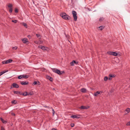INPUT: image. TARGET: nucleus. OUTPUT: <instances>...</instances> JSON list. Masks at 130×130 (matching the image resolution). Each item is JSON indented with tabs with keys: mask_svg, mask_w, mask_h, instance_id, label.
Instances as JSON below:
<instances>
[{
	"mask_svg": "<svg viewBox=\"0 0 130 130\" xmlns=\"http://www.w3.org/2000/svg\"><path fill=\"white\" fill-rule=\"evenodd\" d=\"M52 71L56 73L59 75L63 74L64 72V71H60L59 70L56 69H52Z\"/></svg>",
	"mask_w": 130,
	"mask_h": 130,
	"instance_id": "f257e3e1",
	"label": "nucleus"
},
{
	"mask_svg": "<svg viewBox=\"0 0 130 130\" xmlns=\"http://www.w3.org/2000/svg\"><path fill=\"white\" fill-rule=\"evenodd\" d=\"M60 16L62 17L63 19L68 20H69L70 17L68 16L67 15V14L65 13H62L60 14Z\"/></svg>",
	"mask_w": 130,
	"mask_h": 130,
	"instance_id": "f03ea898",
	"label": "nucleus"
},
{
	"mask_svg": "<svg viewBox=\"0 0 130 130\" xmlns=\"http://www.w3.org/2000/svg\"><path fill=\"white\" fill-rule=\"evenodd\" d=\"M13 61V60L11 59H9L6 60H5L2 62L3 64H8L9 63H11Z\"/></svg>",
	"mask_w": 130,
	"mask_h": 130,
	"instance_id": "7ed1b4c3",
	"label": "nucleus"
},
{
	"mask_svg": "<svg viewBox=\"0 0 130 130\" xmlns=\"http://www.w3.org/2000/svg\"><path fill=\"white\" fill-rule=\"evenodd\" d=\"M72 13L73 16L74 21H76L77 20V17L76 16V12L74 11H73L72 12Z\"/></svg>",
	"mask_w": 130,
	"mask_h": 130,
	"instance_id": "20e7f679",
	"label": "nucleus"
},
{
	"mask_svg": "<svg viewBox=\"0 0 130 130\" xmlns=\"http://www.w3.org/2000/svg\"><path fill=\"white\" fill-rule=\"evenodd\" d=\"M71 65H74V64H79L78 62L76 61L75 60H73L72 62H70Z\"/></svg>",
	"mask_w": 130,
	"mask_h": 130,
	"instance_id": "39448f33",
	"label": "nucleus"
},
{
	"mask_svg": "<svg viewBox=\"0 0 130 130\" xmlns=\"http://www.w3.org/2000/svg\"><path fill=\"white\" fill-rule=\"evenodd\" d=\"M102 93V92L101 91H97L94 93V95L95 96H98V94H99L100 93Z\"/></svg>",
	"mask_w": 130,
	"mask_h": 130,
	"instance_id": "423d86ee",
	"label": "nucleus"
},
{
	"mask_svg": "<svg viewBox=\"0 0 130 130\" xmlns=\"http://www.w3.org/2000/svg\"><path fill=\"white\" fill-rule=\"evenodd\" d=\"M89 107V106H82L79 108L81 109H87Z\"/></svg>",
	"mask_w": 130,
	"mask_h": 130,
	"instance_id": "0eeeda50",
	"label": "nucleus"
},
{
	"mask_svg": "<svg viewBox=\"0 0 130 130\" xmlns=\"http://www.w3.org/2000/svg\"><path fill=\"white\" fill-rule=\"evenodd\" d=\"M115 75H114L110 74L109 75V80H111L112 77H115Z\"/></svg>",
	"mask_w": 130,
	"mask_h": 130,
	"instance_id": "6e6552de",
	"label": "nucleus"
},
{
	"mask_svg": "<svg viewBox=\"0 0 130 130\" xmlns=\"http://www.w3.org/2000/svg\"><path fill=\"white\" fill-rule=\"evenodd\" d=\"M12 86L13 87L18 88L19 86L16 83H14L12 84Z\"/></svg>",
	"mask_w": 130,
	"mask_h": 130,
	"instance_id": "1a4fd4ad",
	"label": "nucleus"
},
{
	"mask_svg": "<svg viewBox=\"0 0 130 130\" xmlns=\"http://www.w3.org/2000/svg\"><path fill=\"white\" fill-rule=\"evenodd\" d=\"M42 49V50H43L44 51H47L48 50V48L47 47H46L44 46H43Z\"/></svg>",
	"mask_w": 130,
	"mask_h": 130,
	"instance_id": "9d476101",
	"label": "nucleus"
},
{
	"mask_svg": "<svg viewBox=\"0 0 130 130\" xmlns=\"http://www.w3.org/2000/svg\"><path fill=\"white\" fill-rule=\"evenodd\" d=\"M22 41L24 43H26L27 42V39L26 38H24L22 40Z\"/></svg>",
	"mask_w": 130,
	"mask_h": 130,
	"instance_id": "9b49d317",
	"label": "nucleus"
},
{
	"mask_svg": "<svg viewBox=\"0 0 130 130\" xmlns=\"http://www.w3.org/2000/svg\"><path fill=\"white\" fill-rule=\"evenodd\" d=\"M71 117L73 118H76L77 119L79 118L78 116L75 115L72 116Z\"/></svg>",
	"mask_w": 130,
	"mask_h": 130,
	"instance_id": "f8f14e48",
	"label": "nucleus"
},
{
	"mask_svg": "<svg viewBox=\"0 0 130 130\" xmlns=\"http://www.w3.org/2000/svg\"><path fill=\"white\" fill-rule=\"evenodd\" d=\"M104 28V26H101L98 27V29L100 30H102Z\"/></svg>",
	"mask_w": 130,
	"mask_h": 130,
	"instance_id": "ddd939ff",
	"label": "nucleus"
},
{
	"mask_svg": "<svg viewBox=\"0 0 130 130\" xmlns=\"http://www.w3.org/2000/svg\"><path fill=\"white\" fill-rule=\"evenodd\" d=\"M81 91L82 92L85 93L86 92L87 90L86 89L83 88L81 89Z\"/></svg>",
	"mask_w": 130,
	"mask_h": 130,
	"instance_id": "4468645a",
	"label": "nucleus"
},
{
	"mask_svg": "<svg viewBox=\"0 0 130 130\" xmlns=\"http://www.w3.org/2000/svg\"><path fill=\"white\" fill-rule=\"evenodd\" d=\"M8 71H3L2 72H0V76L1 75H3L4 73H5L6 72H7Z\"/></svg>",
	"mask_w": 130,
	"mask_h": 130,
	"instance_id": "2eb2a0df",
	"label": "nucleus"
},
{
	"mask_svg": "<svg viewBox=\"0 0 130 130\" xmlns=\"http://www.w3.org/2000/svg\"><path fill=\"white\" fill-rule=\"evenodd\" d=\"M33 84L35 85H40V83L39 82H37L36 81H35L34 83H33Z\"/></svg>",
	"mask_w": 130,
	"mask_h": 130,
	"instance_id": "dca6fc26",
	"label": "nucleus"
},
{
	"mask_svg": "<svg viewBox=\"0 0 130 130\" xmlns=\"http://www.w3.org/2000/svg\"><path fill=\"white\" fill-rule=\"evenodd\" d=\"M21 84L23 85H25L27 84H28V82H21Z\"/></svg>",
	"mask_w": 130,
	"mask_h": 130,
	"instance_id": "f3484780",
	"label": "nucleus"
},
{
	"mask_svg": "<svg viewBox=\"0 0 130 130\" xmlns=\"http://www.w3.org/2000/svg\"><path fill=\"white\" fill-rule=\"evenodd\" d=\"M1 121L4 123H5L7 122L6 121L4 120L2 118H1Z\"/></svg>",
	"mask_w": 130,
	"mask_h": 130,
	"instance_id": "a211bd4d",
	"label": "nucleus"
},
{
	"mask_svg": "<svg viewBox=\"0 0 130 130\" xmlns=\"http://www.w3.org/2000/svg\"><path fill=\"white\" fill-rule=\"evenodd\" d=\"M125 111L127 113L129 112H130V109L129 108H127L125 110Z\"/></svg>",
	"mask_w": 130,
	"mask_h": 130,
	"instance_id": "6ab92c4d",
	"label": "nucleus"
},
{
	"mask_svg": "<svg viewBox=\"0 0 130 130\" xmlns=\"http://www.w3.org/2000/svg\"><path fill=\"white\" fill-rule=\"evenodd\" d=\"M22 25L24 27H25L26 28H27V25L26 23H22Z\"/></svg>",
	"mask_w": 130,
	"mask_h": 130,
	"instance_id": "aec40b11",
	"label": "nucleus"
},
{
	"mask_svg": "<svg viewBox=\"0 0 130 130\" xmlns=\"http://www.w3.org/2000/svg\"><path fill=\"white\" fill-rule=\"evenodd\" d=\"M36 36H37V37L38 38H39V39L41 38V37L40 35L38 34H36Z\"/></svg>",
	"mask_w": 130,
	"mask_h": 130,
	"instance_id": "412c9836",
	"label": "nucleus"
},
{
	"mask_svg": "<svg viewBox=\"0 0 130 130\" xmlns=\"http://www.w3.org/2000/svg\"><path fill=\"white\" fill-rule=\"evenodd\" d=\"M113 53V52H108L107 53V54L110 55H112Z\"/></svg>",
	"mask_w": 130,
	"mask_h": 130,
	"instance_id": "4be33fe9",
	"label": "nucleus"
},
{
	"mask_svg": "<svg viewBox=\"0 0 130 130\" xmlns=\"http://www.w3.org/2000/svg\"><path fill=\"white\" fill-rule=\"evenodd\" d=\"M14 92L15 94H20V92L18 91H14Z\"/></svg>",
	"mask_w": 130,
	"mask_h": 130,
	"instance_id": "5701e85b",
	"label": "nucleus"
},
{
	"mask_svg": "<svg viewBox=\"0 0 130 130\" xmlns=\"http://www.w3.org/2000/svg\"><path fill=\"white\" fill-rule=\"evenodd\" d=\"M117 55V54L116 52H113L112 55L115 56H116Z\"/></svg>",
	"mask_w": 130,
	"mask_h": 130,
	"instance_id": "b1692460",
	"label": "nucleus"
},
{
	"mask_svg": "<svg viewBox=\"0 0 130 130\" xmlns=\"http://www.w3.org/2000/svg\"><path fill=\"white\" fill-rule=\"evenodd\" d=\"M12 5L11 4H9L8 5V7L9 8H12Z\"/></svg>",
	"mask_w": 130,
	"mask_h": 130,
	"instance_id": "393cba45",
	"label": "nucleus"
},
{
	"mask_svg": "<svg viewBox=\"0 0 130 130\" xmlns=\"http://www.w3.org/2000/svg\"><path fill=\"white\" fill-rule=\"evenodd\" d=\"M43 43V41L41 40H39L38 41V44H40Z\"/></svg>",
	"mask_w": 130,
	"mask_h": 130,
	"instance_id": "a878e982",
	"label": "nucleus"
},
{
	"mask_svg": "<svg viewBox=\"0 0 130 130\" xmlns=\"http://www.w3.org/2000/svg\"><path fill=\"white\" fill-rule=\"evenodd\" d=\"M104 19L102 17L100 18V19H99V21H102Z\"/></svg>",
	"mask_w": 130,
	"mask_h": 130,
	"instance_id": "bb28decb",
	"label": "nucleus"
},
{
	"mask_svg": "<svg viewBox=\"0 0 130 130\" xmlns=\"http://www.w3.org/2000/svg\"><path fill=\"white\" fill-rule=\"evenodd\" d=\"M108 79V78L107 77H105L104 78V80L105 81H106Z\"/></svg>",
	"mask_w": 130,
	"mask_h": 130,
	"instance_id": "cd10ccee",
	"label": "nucleus"
},
{
	"mask_svg": "<svg viewBox=\"0 0 130 130\" xmlns=\"http://www.w3.org/2000/svg\"><path fill=\"white\" fill-rule=\"evenodd\" d=\"M23 95H25V96H26L27 95V92H25L24 93H23Z\"/></svg>",
	"mask_w": 130,
	"mask_h": 130,
	"instance_id": "c85d7f7f",
	"label": "nucleus"
},
{
	"mask_svg": "<svg viewBox=\"0 0 130 130\" xmlns=\"http://www.w3.org/2000/svg\"><path fill=\"white\" fill-rule=\"evenodd\" d=\"M17 46H15L14 47H13V50H16L17 49Z\"/></svg>",
	"mask_w": 130,
	"mask_h": 130,
	"instance_id": "c756f323",
	"label": "nucleus"
},
{
	"mask_svg": "<svg viewBox=\"0 0 130 130\" xmlns=\"http://www.w3.org/2000/svg\"><path fill=\"white\" fill-rule=\"evenodd\" d=\"M18 78L19 79H21L22 78V75H21L19 76L18 77Z\"/></svg>",
	"mask_w": 130,
	"mask_h": 130,
	"instance_id": "7c9ffc66",
	"label": "nucleus"
},
{
	"mask_svg": "<svg viewBox=\"0 0 130 130\" xmlns=\"http://www.w3.org/2000/svg\"><path fill=\"white\" fill-rule=\"evenodd\" d=\"M17 20H12V22L14 23H16L17 22Z\"/></svg>",
	"mask_w": 130,
	"mask_h": 130,
	"instance_id": "2f4dec72",
	"label": "nucleus"
},
{
	"mask_svg": "<svg viewBox=\"0 0 130 130\" xmlns=\"http://www.w3.org/2000/svg\"><path fill=\"white\" fill-rule=\"evenodd\" d=\"M52 108V110L53 111V115H54L55 113V112L54 110V109H53Z\"/></svg>",
	"mask_w": 130,
	"mask_h": 130,
	"instance_id": "473e14b6",
	"label": "nucleus"
},
{
	"mask_svg": "<svg viewBox=\"0 0 130 130\" xmlns=\"http://www.w3.org/2000/svg\"><path fill=\"white\" fill-rule=\"evenodd\" d=\"M9 11L10 12H12V8H9Z\"/></svg>",
	"mask_w": 130,
	"mask_h": 130,
	"instance_id": "72a5a7b5",
	"label": "nucleus"
},
{
	"mask_svg": "<svg viewBox=\"0 0 130 130\" xmlns=\"http://www.w3.org/2000/svg\"><path fill=\"white\" fill-rule=\"evenodd\" d=\"M43 46L41 45H39L38 46V47L39 48H40L41 49L42 48Z\"/></svg>",
	"mask_w": 130,
	"mask_h": 130,
	"instance_id": "f704fd0d",
	"label": "nucleus"
},
{
	"mask_svg": "<svg viewBox=\"0 0 130 130\" xmlns=\"http://www.w3.org/2000/svg\"><path fill=\"white\" fill-rule=\"evenodd\" d=\"M127 125H130V121L128 122L126 124Z\"/></svg>",
	"mask_w": 130,
	"mask_h": 130,
	"instance_id": "c9c22d12",
	"label": "nucleus"
},
{
	"mask_svg": "<svg viewBox=\"0 0 130 130\" xmlns=\"http://www.w3.org/2000/svg\"><path fill=\"white\" fill-rule=\"evenodd\" d=\"M71 127H73L74 126V124L73 123L71 124Z\"/></svg>",
	"mask_w": 130,
	"mask_h": 130,
	"instance_id": "e433bc0d",
	"label": "nucleus"
},
{
	"mask_svg": "<svg viewBox=\"0 0 130 130\" xmlns=\"http://www.w3.org/2000/svg\"><path fill=\"white\" fill-rule=\"evenodd\" d=\"M12 103L15 104L16 103V102L15 101H14L12 102Z\"/></svg>",
	"mask_w": 130,
	"mask_h": 130,
	"instance_id": "4c0bfd02",
	"label": "nucleus"
},
{
	"mask_svg": "<svg viewBox=\"0 0 130 130\" xmlns=\"http://www.w3.org/2000/svg\"><path fill=\"white\" fill-rule=\"evenodd\" d=\"M34 42L35 43L37 44H38V41H35Z\"/></svg>",
	"mask_w": 130,
	"mask_h": 130,
	"instance_id": "58836bf2",
	"label": "nucleus"
},
{
	"mask_svg": "<svg viewBox=\"0 0 130 130\" xmlns=\"http://www.w3.org/2000/svg\"><path fill=\"white\" fill-rule=\"evenodd\" d=\"M28 75H25L24 78H28Z\"/></svg>",
	"mask_w": 130,
	"mask_h": 130,
	"instance_id": "ea45409f",
	"label": "nucleus"
},
{
	"mask_svg": "<svg viewBox=\"0 0 130 130\" xmlns=\"http://www.w3.org/2000/svg\"><path fill=\"white\" fill-rule=\"evenodd\" d=\"M1 130H4V128L2 126L1 127Z\"/></svg>",
	"mask_w": 130,
	"mask_h": 130,
	"instance_id": "a19ab883",
	"label": "nucleus"
},
{
	"mask_svg": "<svg viewBox=\"0 0 130 130\" xmlns=\"http://www.w3.org/2000/svg\"><path fill=\"white\" fill-rule=\"evenodd\" d=\"M52 80H53V78H52L50 77V78L49 79V80L50 81H52Z\"/></svg>",
	"mask_w": 130,
	"mask_h": 130,
	"instance_id": "79ce46f5",
	"label": "nucleus"
},
{
	"mask_svg": "<svg viewBox=\"0 0 130 130\" xmlns=\"http://www.w3.org/2000/svg\"><path fill=\"white\" fill-rule=\"evenodd\" d=\"M15 11L16 12H17L18 11V9H15Z\"/></svg>",
	"mask_w": 130,
	"mask_h": 130,
	"instance_id": "37998d69",
	"label": "nucleus"
},
{
	"mask_svg": "<svg viewBox=\"0 0 130 130\" xmlns=\"http://www.w3.org/2000/svg\"><path fill=\"white\" fill-rule=\"evenodd\" d=\"M22 78H25V75H22Z\"/></svg>",
	"mask_w": 130,
	"mask_h": 130,
	"instance_id": "c03bdc74",
	"label": "nucleus"
},
{
	"mask_svg": "<svg viewBox=\"0 0 130 130\" xmlns=\"http://www.w3.org/2000/svg\"><path fill=\"white\" fill-rule=\"evenodd\" d=\"M50 77L49 76H47V79H49V78L50 79Z\"/></svg>",
	"mask_w": 130,
	"mask_h": 130,
	"instance_id": "a18cd8bd",
	"label": "nucleus"
},
{
	"mask_svg": "<svg viewBox=\"0 0 130 130\" xmlns=\"http://www.w3.org/2000/svg\"><path fill=\"white\" fill-rule=\"evenodd\" d=\"M12 115H14H14H15V114H14V113H12Z\"/></svg>",
	"mask_w": 130,
	"mask_h": 130,
	"instance_id": "49530a36",
	"label": "nucleus"
},
{
	"mask_svg": "<svg viewBox=\"0 0 130 130\" xmlns=\"http://www.w3.org/2000/svg\"><path fill=\"white\" fill-rule=\"evenodd\" d=\"M52 130H56L55 128H53V129H52Z\"/></svg>",
	"mask_w": 130,
	"mask_h": 130,
	"instance_id": "de8ad7c7",
	"label": "nucleus"
},
{
	"mask_svg": "<svg viewBox=\"0 0 130 130\" xmlns=\"http://www.w3.org/2000/svg\"><path fill=\"white\" fill-rule=\"evenodd\" d=\"M28 37L29 38H30V36L29 35L28 36Z\"/></svg>",
	"mask_w": 130,
	"mask_h": 130,
	"instance_id": "09e8293b",
	"label": "nucleus"
},
{
	"mask_svg": "<svg viewBox=\"0 0 130 130\" xmlns=\"http://www.w3.org/2000/svg\"><path fill=\"white\" fill-rule=\"evenodd\" d=\"M125 115H126L127 114V113H126V112H125Z\"/></svg>",
	"mask_w": 130,
	"mask_h": 130,
	"instance_id": "8fccbe9b",
	"label": "nucleus"
},
{
	"mask_svg": "<svg viewBox=\"0 0 130 130\" xmlns=\"http://www.w3.org/2000/svg\"><path fill=\"white\" fill-rule=\"evenodd\" d=\"M30 95H32V94H30Z\"/></svg>",
	"mask_w": 130,
	"mask_h": 130,
	"instance_id": "3c124183",
	"label": "nucleus"
}]
</instances>
